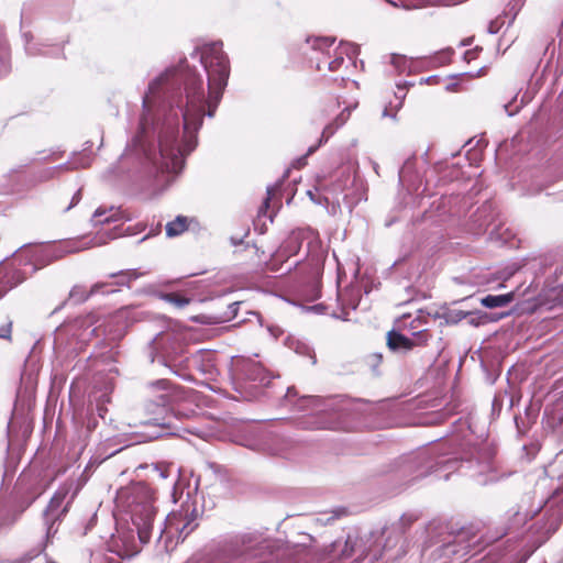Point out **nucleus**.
<instances>
[{"instance_id":"obj_1","label":"nucleus","mask_w":563,"mask_h":563,"mask_svg":"<svg viewBox=\"0 0 563 563\" xmlns=\"http://www.w3.org/2000/svg\"><path fill=\"white\" fill-rule=\"evenodd\" d=\"M190 58L200 69L181 58L150 80L139 132L121 156L151 167L167 186L197 147L203 119L214 117L230 77L221 41L196 46Z\"/></svg>"},{"instance_id":"obj_2","label":"nucleus","mask_w":563,"mask_h":563,"mask_svg":"<svg viewBox=\"0 0 563 563\" xmlns=\"http://www.w3.org/2000/svg\"><path fill=\"white\" fill-rule=\"evenodd\" d=\"M439 446L402 455L388 465L384 473H394L408 486L439 470H460L478 485H488L507 478L511 473L496 460L495 451L487 444L471 446L460 457H445Z\"/></svg>"},{"instance_id":"obj_3","label":"nucleus","mask_w":563,"mask_h":563,"mask_svg":"<svg viewBox=\"0 0 563 563\" xmlns=\"http://www.w3.org/2000/svg\"><path fill=\"white\" fill-rule=\"evenodd\" d=\"M117 505L130 515L132 527L119 525L110 540L89 550L90 563H121L122 559L136 555L151 539L156 517L155 497L148 485L135 483L122 488Z\"/></svg>"},{"instance_id":"obj_4","label":"nucleus","mask_w":563,"mask_h":563,"mask_svg":"<svg viewBox=\"0 0 563 563\" xmlns=\"http://www.w3.org/2000/svg\"><path fill=\"white\" fill-rule=\"evenodd\" d=\"M150 357L152 363L157 361L185 380L190 379V375L185 372L190 364L209 378H213L218 375V369L214 364V352L199 350L188 357L185 355L179 335L175 333H158L151 341Z\"/></svg>"},{"instance_id":"obj_5","label":"nucleus","mask_w":563,"mask_h":563,"mask_svg":"<svg viewBox=\"0 0 563 563\" xmlns=\"http://www.w3.org/2000/svg\"><path fill=\"white\" fill-rule=\"evenodd\" d=\"M82 485L84 484L78 478H67L58 486L47 506L42 511V540L34 549L19 558L14 563H31V561L44 552L49 544H53L59 527Z\"/></svg>"},{"instance_id":"obj_6","label":"nucleus","mask_w":563,"mask_h":563,"mask_svg":"<svg viewBox=\"0 0 563 563\" xmlns=\"http://www.w3.org/2000/svg\"><path fill=\"white\" fill-rule=\"evenodd\" d=\"M231 372L234 389L249 401L257 399L275 377L260 361L243 356L232 357Z\"/></svg>"},{"instance_id":"obj_7","label":"nucleus","mask_w":563,"mask_h":563,"mask_svg":"<svg viewBox=\"0 0 563 563\" xmlns=\"http://www.w3.org/2000/svg\"><path fill=\"white\" fill-rule=\"evenodd\" d=\"M198 515L195 503L185 501L179 510L166 516L163 527L157 526L158 544H163V549L168 551L174 537L177 538L176 543L184 541L198 527Z\"/></svg>"},{"instance_id":"obj_8","label":"nucleus","mask_w":563,"mask_h":563,"mask_svg":"<svg viewBox=\"0 0 563 563\" xmlns=\"http://www.w3.org/2000/svg\"><path fill=\"white\" fill-rule=\"evenodd\" d=\"M333 44L334 38L331 37H316L311 41V48L316 56H310V62L316 63L317 70L336 71L345 64L344 55L347 56V63H353L358 54V46L353 43H341L332 54Z\"/></svg>"},{"instance_id":"obj_9","label":"nucleus","mask_w":563,"mask_h":563,"mask_svg":"<svg viewBox=\"0 0 563 563\" xmlns=\"http://www.w3.org/2000/svg\"><path fill=\"white\" fill-rule=\"evenodd\" d=\"M84 249H86V246L78 245V242H65L58 244H45L35 247H31L30 244H24L18 252H21V257H25L24 264H32L33 271H36L67 254L76 253Z\"/></svg>"},{"instance_id":"obj_10","label":"nucleus","mask_w":563,"mask_h":563,"mask_svg":"<svg viewBox=\"0 0 563 563\" xmlns=\"http://www.w3.org/2000/svg\"><path fill=\"white\" fill-rule=\"evenodd\" d=\"M479 541L476 534H470V530L461 529L457 533H449L438 545L437 542H430L428 548L435 547L431 552L434 560L449 559L450 556L463 558L470 553Z\"/></svg>"},{"instance_id":"obj_11","label":"nucleus","mask_w":563,"mask_h":563,"mask_svg":"<svg viewBox=\"0 0 563 563\" xmlns=\"http://www.w3.org/2000/svg\"><path fill=\"white\" fill-rule=\"evenodd\" d=\"M299 409L308 412V418L301 422L306 429H332L333 423L323 418V415L333 410L334 398L319 396H305L298 401Z\"/></svg>"},{"instance_id":"obj_12","label":"nucleus","mask_w":563,"mask_h":563,"mask_svg":"<svg viewBox=\"0 0 563 563\" xmlns=\"http://www.w3.org/2000/svg\"><path fill=\"white\" fill-rule=\"evenodd\" d=\"M148 389L152 393L162 390L163 394H159L157 396V409L158 413L154 417H151L144 421H140L139 424L144 428H158L161 430H169L172 428V424L167 417H161L159 415L162 412L166 411L167 405L172 401L173 394H172V385L170 382L167 379H157L155 382H151L147 385Z\"/></svg>"},{"instance_id":"obj_13","label":"nucleus","mask_w":563,"mask_h":563,"mask_svg":"<svg viewBox=\"0 0 563 563\" xmlns=\"http://www.w3.org/2000/svg\"><path fill=\"white\" fill-rule=\"evenodd\" d=\"M21 265H25L21 256L12 262L0 264V299L25 280L26 275L20 268Z\"/></svg>"},{"instance_id":"obj_14","label":"nucleus","mask_w":563,"mask_h":563,"mask_svg":"<svg viewBox=\"0 0 563 563\" xmlns=\"http://www.w3.org/2000/svg\"><path fill=\"white\" fill-rule=\"evenodd\" d=\"M351 109L349 107L344 108L334 119L332 122L328 123L322 131V134L319 139L318 144L311 145L306 155L302 156L299 162H305L306 157L313 154L319 146H321L323 143H327L328 140L335 133L338 129H340L342 125L345 124L347 119L350 118Z\"/></svg>"},{"instance_id":"obj_15","label":"nucleus","mask_w":563,"mask_h":563,"mask_svg":"<svg viewBox=\"0 0 563 563\" xmlns=\"http://www.w3.org/2000/svg\"><path fill=\"white\" fill-rule=\"evenodd\" d=\"M87 144H89V146L86 147L84 150V152H87V150L92 146V143H90V142H87ZM91 162H92V158H91V156L89 154H87V153L79 154L78 158L73 161V162H67V163L60 164L58 166L45 168L44 170L41 172L40 179L41 180L51 179V178L55 177V175L59 170H70V169H75V168H86V167L90 166Z\"/></svg>"},{"instance_id":"obj_16","label":"nucleus","mask_w":563,"mask_h":563,"mask_svg":"<svg viewBox=\"0 0 563 563\" xmlns=\"http://www.w3.org/2000/svg\"><path fill=\"white\" fill-rule=\"evenodd\" d=\"M429 313L419 310L416 318L411 319L410 316H402V324L411 331V335L419 340V343H427L430 339L427 329L423 327L428 323Z\"/></svg>"},{"instance_id":"obj_17","label":"nucleus","mask_w":563,"mask_h":563,"mask_svg":"<svg viewBox=\"0 0 563 563\" xmlns=\"http://www.w3.org/2000/svg\"><path fill=\"white\" fill-rule=\"evenodd\" d=\"M424 343H419V340L412 336V339L391 330L387 334V346L393 352L406 353L411 351L415 346L423 345Z\"/></svg>"},{"instance_id":"obj_18","label":"nucleus","mask_w":563,"mask_h":563,"mask_svg":"<svg viewBox=\"0 0 563 563\" xmlns=\"http://www.w3.org/2000/svg\"><path fill=\"white\" fill-rule=\"evenodd\" d=\"M408 86H411V84L405 81L404 84H397V91H395L394 97L396 102L390 101L387 106H385L382 117L383 118H390L394 121L397 120V112L401 109L404 104V100L406 98V90Z\"/></svg>"},{"instance_id":"obj_19","label":"nucleus","mask_w":563,"mask_h":563,"mask_svg":"<svg viewBox=\"0 0 563 563\" xmlns=\"http://www.w3.org/2000/svg\"><path fill=\"white\" fill-rule=\"evenodd\" d=\"M303 239V232L302 231H292L288 239L285 241L283 246L277 251L275 258L279 260L284 256L289 257L292 255H296L300 247H301V241Z\"/></svg>"},{"instance_id":"obj_20","label":"nucleus","mask_w":563,"mask_h":563,"mask_svg":"<svg viewBox=\"0 0 563 563\" xmlns=\"http://www.w3.org/2000/svg\"><path fill=\"white\" fill-rule=\"evenodd\" d=\"M97 319L92 313L81 317L75 321V327L82 329V333L79 334L81 340H86L92 335L99 336L100 325H95Z\"/></svg>"},{"instance_id":"obj_21","label":"nucleus","mask_w":563,"mask_h":563,"mask_svg":"<svg viewBox=\"0 0 563 563\" xmlns=\"http://www.w3.org/2000/svg\"><path fill=\"white\" fill-rule=\"evenodd\" d=\"M121 211L111 207L109 209L98 208L92 214L93 225L117 222L121 219Z\"/></svg>"},{"instance_id":"obj_22","label":"nucleus","mask_w":563,"mask_h":563,"mask_svg":"<svg viewBox=\"0 0 563 563\" xmlns=\"http://www.w3.org/2000/svg\"><path fill=\"white\" fill-rule=\"evenodd\" d=\"M101 287V284H96L89 291H87L84 286L76 285L70 289L68 300H71L74 303H82L89 298V296L98 292Z\"/></svg>"},{"instance_id":"obj_23","label":"nucleus","mask_w":563,"mask_h":563,"mask_svg":"<svg viewBox=\"0 0 563 563\" xmlns=\"http://www.w3.org/2000/svg\"><path fill=\"white\" fill-rule=\"evenodd\" d=\"M514 300V294L487 295L481 299V303L489 309L505 307Z\"/></svg>"},{"instance_id":"obj_24","label":"nucleus","mask_w":563,"mask_h":563,"mask_svg":"<svg viewBox=\"0 0 563 563\" xmlns=\"http://www.w3.org/2000/svg\"><path fill=\"white\" fill-rule=\"evenodd\" d=\"M165 229L168 238L178 236L188 229V218L185 216H177L173 221H169L166 224Z\"/></svg>"},{"instance_id":"obj_25","label":"nucleus","mask_w":563,"mask_h":563,"mask_svg":"<svg viewBox=\"0 0 563 563\" xmlns=\"http://www.w3.org/2000/svg\"><path fill=\"white\" fill-rule=\"evenodd\" d=\"M301 295L309 301H314L318 298H320L321 290H320V282L318 278V273H314L309 285L301 290Z\"/></svg>"},{"instance_id":"obj_26","label":"nucleus","mask_w":563,"mask_h":563,"mask_svg":"<svg viewBox=\"0 0 563 563\" xmlns=\"http://www.w3.org/2000/svg\"><path fill=\"white\" fill-rule=\"evenodd\" d=\"M11 69L10 52L5 41L0 40V77L5 76Z\"/></svg>"},{"instance_id":"obj_27","label":"nucleus","mask_w":563,"mask_h":563,"mask_svg":"<svg viewBox=\"0 0 563 563\" xmlns=\"http://www.w3.org/2000/svg\"><path fill=\"white\" fill-rule=\"evenodd\" d=\"M291 349L299 355L307 356L311 360V364L317 363L314 351L306 343L296 341L292 343Z\"/></svg>"},{"instance_id":"obj_28","label":"nucleus","mask_w":563,"mask_h":563,"mask_svg":"<svg viewBox=\"0 0 563 563\" xmlns=\"http://www.w3.org/2000/svg\"><path fill=\"white\" fill-rule=\"evenodd\" d=\"M468 312L459 309L448 310L443 313V318L448 324H455L467 318Z\"/></svg>"},{"instance_id":"obj_29","label":"nucleus","mask_w":563,"mask_h":563,"mask_svg":"<svg viewBox=\"0 0 563 563\" xmlns=\"http://www.w3.org/2000/svg\"><path fill=\"white\" fill-rule=\"evenodd\" d=\"M467 321L474 327H479L489 323V319L486 316V311L468 312Z\"/></svg>"},{"instance_id":"obj_30","label":"nucleus","mask_w":563,"mask_h":563,"mask_svg":"<svg viewBox=\"0 0 563 563\" xmlns=\"http://www.w3.org/2000/svg\"><path fill=\"white\" fill-rule=\"evenodd\" d=\"M153 471L163 479H166L174 475L177 470L172 464H155Z\"/></svg>"},{"instance_id":"obj_31","label":"nucleus","mask_w":563,"mask_h":563,"mask_svg":"<svg viewBox=\"0 0 563 563\" xmlns=\"http://www.w3.org/2000/svg\"><path fill=\"white\" fill-rule=\"evenodd\" d=\"M390 64L395 67L398 74H402L407 69L408 60L406 56L393 54L390 55Z\"/></svg>"},{"instance_id":"obj_32","label":"nucleus","mask_w":563,"mask_h":563,"mask_svg":"<svg viewBox=\"0 0 563 563\" xmlns=\"http://www.w3.org/2000/svg\"><path fill=\"white\" fill-rule=\"evenodd\" d=\"M112 277H120V282L118 283L119 285H129V283L133 279H136L140 274L134 271V269H130V271H126V272H120V273H114V274H111Z\"/></svg>"},{"instance_id":"obj_33","label":"nucleus","mask_w":563,"mask_h":563,"mask_svg":"<svg viewBox=\"0 0 563 563\" xmlns=\"http://www.w3.org/2000/svg\"><path fill=\"white\" fill-rule=\"evenodd\" d=\"M19 172L20 169H11L0 177V188L3 189L4 192L12 190V186L8 184L9 178H15Z\"/></svg>"},{"instance_id":"obj_34","label":"nucleus","mask_w":563,"mask_h":563,"mask_svg":"<svg viewBox=\"0 0 563 563\" xmlns=\"http://www.w3.org/2000/svg\"><path fill=\"white\" fill-rule=\"evenodd\" d=\"M165 298H166V300L168 302L175 305L177 308H184L187 305H189V302H190L189 298H186V297H183V296H178V295H175V294H168V295H166Z\"/></svg>"},{"instance_id":"obj_35","label":"nucleus","mask_w":563,"mask_h":563,"mask_svg":"<svg viewBox=\"0 0 563 563\" xmlns=\"http://www.w3.org/2000/svg\"><path fill=\"white\" fill-rule=\"evenodd\" d=\"M15 517L11 516L7 509H0V530L14 523Z\"/></svg>"},{"instance_id":"obj_36","label":"nucleus","mask_w":563,"mask_h":563,"mask_svg":"<svg viewBox=\"0 0 563 563\" xmlns=\"http://www.w3.org/2000/svg\"><path fill=\"white\" fill-rule=\"evenodd\" d=\"M23 37L25 40V51L29 55H36V54H46V52H41L35 48L33 44L30 43L32 35L27 32L23 33Z\"/></svg>"},{"instance_id":"obj_37","label":"nucleus","mask_w":563,"mask_h":563,"mask_svg":"<svg viewBox=\"0 0 563 563\" xmlns=\"http://www.w3.org/2000/svg\"><path fill=\"white\" fill-rule=\"evenodd\" d=\"M273 191H274L273 187H267V190H266L267 197L263 201V205L260 207V210H258L260 216L265 214L267 209L269 208V201H271Z\"/></svg>"},{"instance_id":"obj_38","label":"nucleus","mask_w":563,"mask_h":563,"mask_svg":"<svg viewBox=\"0 0 563 563\" xmlns=\"http://www.w3.org/2000/svg\"><path fill=\"white\" fill-rule=\"evenodd\" d=\"M12 333V322L8 321L7 323L0 327V339L11 340Z\"/></svg>"},{"instance_id":"obj_39","label":"nucleus","mask_w":563,"mask_h":563,"mask_svg":"<svg viewBox=\"0 0 563 563\" xmlns=\"http://www.w3.org/2000/svg\"><path fill=\"white\" fill-rule=\"evenodd\" d=\"M382 360H383V355L379 353H374L368 356L367 363L371 366V368L373 369V372H376V368L380 364Z\"/></svg>"},{"instance_id":"obj_40","label":"nucleus","mask_w":563,"mask_h":563,"mask_svg":"<svg viewBox=\"0 0 563 563\" xmlns=\"http://www.w3.org/2000/svg\"><path fill=\"white\" fill-rule=\"evenodd\" d=\"M162 434L163 433L161 431L154 430V431H148V432H142L141 437H142V441H150V440L157 439V438L162 437Z\"/></svg>"},{"instance_id":"obj_41","label":"nucleus","mask_w":563,"mask_h":563,"mask_svg":"<svg viewBox=\"0 0 563 563\" xmlns=\"http://www.w3.org/2000/svg\"><path fill=\"white\" fill-rule=\"evenodd\" d=\"M509 314H510L509 312H501V313H498V312H486V316L489 319V323L490 322H497L500 319H503V318H505V317H507Z\"/></svg>"},{"instance_id":"obj_42","label":"nucleus","mask_w":563,"mask_h":563,"mask_svg":"<svg viewBox=\"0 0 563 563\" xmlns=\"http://www.w3.org/2000/svg\"><path fill=\"white\" fill-rule=\"evenodd\" d=\"M501 23L499 22V19L495 21H490L487 27L488 33L496 34L500 29Z\"/></svg>"},{"instance_id":"obj_43","label":"nucleus","mask_w":563,"mask_h":563,"mask_svg":"<svg viewBox=\"0 0 563 563\" xmlns=\"http://www.w3.org/2000/svg\"><path fill=\"white\" fill-rule=\"evenodd\" d=\"M81 200V189H78L73 198H71V202L70 205L66 208V210H69L71 209L73 207H75L79 201Z\"/></svg>"},{"instance_id":"obj_44","label":"nucleus","mask_w":563,"mask_h":563,"mask_svg":"<svg viewBox=\"0 0 563 563\" xmlns=\"http://www.w3.org/2000/svg\"><path fill=\"white\" fill-rule=\"evenodd\" d=\"M297 396V390L294 386L288 387L285 397L290 398Z\"/></svg>"},{"instance_id":"obj_45","label":"nucleus","mask_w":563,"mask_h":563,"mask_svg":"<svg viewBox=\"0 0 563 563\" xmlns=\"http://www.w3.org/2000/svg\"><path fill=\"white\" fill-rule=\"evenodd\" d=\"M453 54V51L451 48H448L440 53L441 57H444L445 59H450L451 55Z\"/></svg>"},{"instance_id":"obj_46","label":"nucleus","mask_w":563,"mask_h":563,"mask_svg":"<svg viewBox=\"0 0 563 563\" xmlns=\"http://www.w3.org/2000/svg\"><path fill=\"white\" fill-rule=\"evenodd\" d=\"M464 58H465L467 62H468V60H471V59H473V58H475V53H474V51H466V52L464 53Z\"/></svg>"},{"instance_id":"obj_47","label":"nucleus","mask_w":563,"mask_h":563,"mask_svg":"<svg viewBox=\"0 0 563 563\" xmlns=\"http://www.w3.org/2000/svg\"><path fill=\"white\" fill-rule=\"evenodd\" d=\"M230 241H231L232 245L236 246V245H240L243 242V239L242 238L238 239V238L231 236Z\"/></svg>"},{"instance_id":"obj_48","label":"nucleus","mask_w":563,"mask_h":563,"mask_svg":"<svg viewBox=\"0 0 563 563\" xmlns=\"http://www.w3.org/2000/svg\"><path fill=\"white\" fill-rule=\"evenodd\" d=\"M107 242V239L103 238V235H100L99 238H97V241H96V245H100V244H103Z\"/></svg>"},{"instance_id":"obj_49","label":"nucleus","mask_w":563,"mask_h":563,"mask_svg":"<svg viewBox=\"0 0 563 563\" xmlns=\"http://www.w3.org/2000/svg\"><path fill=\"white\" fill-rule=\"evenodd\" d=\"M66 305V300L63 301L59 306H57L52 313H56L57 311H59L60 309H63V307Z\"/></svg>"},{"instance_id":"obj_50","label":"nucleus","mask_w":563,"mask_h":563,"mask_svg":"<svg viewBox=\"0 0 563 563\" xmlns=\"http://www.w3.org/2000/svg\"><path fill=\"white\" fill-rule=\"evenodd\" d=\"M120 234H121L120 232H113V233H111V234L109 235V238H108V239H115V238L120 236Z\"/></svg>"},{"instance_id":"obj_51","label":"nucleus","mask_w":563,"mask_h":563,"mask_svg":"<svg viewBox=\"0 0 563 563\" xmlns=\"http://www.w3.org/2000/svg\"><path fill=\"white\" fill-rule=\"evenodd\" d=\"M334 317L338 318V319L347 320V313L346 312L343 316L334 314Z\"/></svg>"},{"instance_id":"obj_52","label":"nucleus","mask_w":563,"mask_h":563,"mask_svg":"<svg viewBox=\"0 0 563 563\" xmlns=\"http://www.w3.org/2000/svg\"><path fill=\"white\" fill-rule=\"evenodd\" d=\"M338 107H339V104H338V103H332V104H330V109H331V111H332V110H334V109H335V108H338Z\"/></svg>"},{"instance_id":"obj_53","label":"nucleus","mask_w":563,"mask_h":563,"mask_svg":"<svg viewBox=\"0 0 563 563\" xmlns=\"http://www.w3.org/2000/svg\"><path fill=\"white\" fill-rule=\"evenodd\" d=\"M173 486H174L173 495L175 496L176 495V482H173Z\"/></svg>"},{"instance_id":"obj_54","label":"nucleus","mask_w":563,"mask_h":563,"mask_svg":"<svg viewBox=\"0 0 563 563\" xmlns=\"http://www.w3.org/2000/svg\"><path fill=\"white\" fill-rule=\"evenodd\" d=\"M147 236H148V235H146V236L142 238L141 240H139V241H137V243H139V244H140V243H142L143 241H145V240L147 239Z\"/></svg>"},{"instance_id":"obj_55","label":"nucleus","mask_w":563,"mask_h":563,"mask_svg":"<svg viewBox=\"0 0 563 563\" xmlns=\"http://www.w3.org/2000/svg\"><path fill=\"white\" fill-rule=\"evenodd\" d=\"M308 195L313 200V194L310 190L308 191Z\"/></svg>"},{"instance_id":"obj_56","label":"nucleus","mask_w":563,"mask_h":563,"mask_svg":"<svg viewBox=\"0 0 563 563\" xmlns=\"http://www.w3.org/2000/svg\"><path fill=\"white\" fill-rule=\"evenodd\" d=\"M206 322L209 323V324H212V323H217L218 321H211V319H210V320H208Z\"/></svg>"},{"instance_id":"obj_57","label":"nucleus","mask_w":563,"mask_h":563,"mask_svg":"<svg viewBox=\"0 0 563 563\" xmlns=\"http://www.w3.org/2000/svg\"><path fill=\"white\" fill-rule=\"evenodd\" d=\"M526 503H528V500H530V497H527V499H523ZM526 507L528 508V504H526Z\"/></svg>"},{"instance_id":"obj_58","label":"nucleus","mask_w":563,"mask_h":563,"mask_svg":"<svg viewBox=\"0 0 563 563\" xmlns=\"http://www.w3.org/2000/svg\"><path fill=\"white\" fill-rule=\"evenodd\" d=\"M46 563H57V562H55V561H47Z\"/></svg>"}]
</instances>
